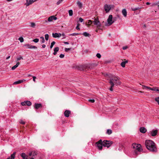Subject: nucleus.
Segmentation results:
<instances>
[{"instance_id": "nucleus-1", "label": "nucleus", "mask_w": 159, "mask_h": 159, "mask_svg": "<svg viewBox=\"0 0 159 159\" xmlns=\"http://www.w3.org/2000/svg\"><path fill=\"white\" fill-rule=\"evenodd\" d=\"M107 80H109V83L111 85L109 90L113 91V88L114 85L118 86L121 84V82L120 80V78L118 76L111 74H107L106 76Z\"/></svg>"}, {"instance_id": "nucleus-2", "label": "nucleus", "mask_w": 159, "mask_h": 159, "mask_svg": "<svg viewBox=\"0 0 159 159\" xmlns=\"http://www.w3.org/2000/svg\"><path fill=\"white\" fill-rule=\"evenodd\" d=\"M145 145L146 148L152 152H156L157 151V148L155 143L152 141L146 140L145 142Z\"/></svg>"}, {"instance_id": "nucleus-3", "label": "nucleus", "mask_w": 159, "mask_h": 159, "mask_svg": "<svg viewBox=\"0 0 159 159\" xmlns=\"http://www.w3.org/2000/svg\"><path fill=\"white\" fill-rule=\"evenodd\" d=\"M132 147L134 149L133 154L135 157L140 154V152L143 150L140 144L134 143L132 145Z\"/></svg>"}, {"instance_id": "nucleus-4", "label": "nucleus", "mask_w": 159, "mask_h": 159, "mask_svg": "<svg viewBox=\"0 0 159 159\" xmlns=\"http://www.w3.org/2000/svg\"><path fill=\"white\" fill-rule=\"evenodd\" d=\"M91 22V23H94V24L97 26V27L99 29L101 26V24L99 20V19L97 18L94 19V20H89V23Z\"/></svg>"}, {"instance_id": "nucleus-5", "label": "nucleus", "mask_w": 159, "mask_h": 159, "mask_svg": "<svg viewBox=\"0 0 159 159\" xmlns=\"http://www.w3.org/2000/svg\"><path fill=\"white\" fill-rule=\"evenodd\" d=\"M112 16L110 15L109 16L108 19L107 20V23H106L105 24V25L106 26H110L114 22L112 21Z\"/></svg>"}, {"instance_id": "nucleus-6", "label": "nucleus", "mask_w": 159, "mask_h": 159, "mask_svg": "<svg viewBox=\"0 0 159 159\" xmlns=\"http://www.w3.org/2000/svg\"><path fill=\"white\" fill-rule=\"evenodd\" d=\"M112 143V142L111 141L104 140L103 141V146L107 148L109 147Z\"/></svg>"}, {"instance_id": "nucleus-7", "label": "nucleus", "mask_w": 159, "mask_h": 159, "mask_svg": "<svg viewBox=\"0 0 159 159\" xmlns=\"http://www.w3.org/2000/svg\"><path fill=\"white\" fill-rule=\"evenodd\" d=\"M23 47H25V48H34V49H37V47L31 45L29 44H25L23 45Z\"/></svg>"}, {"instance_id": "nucleus-8", "label": "nucleus", "mask_w": 159, "mask_h": 159, "mask_svg": "<svg viewBox=\"0 0 159 159\" xmlns=\"http://www.w3.org/2000/svg\"><path fill=\"white\" fill-rule=\"evenodd\" d=\"M31 102L29 101H26L23 102H22L21 103V104L22 106H30L31 105Z\"/></svg>"}, {"instance_id": "nucleus-9", "label": "nucleus", "mask_w": 159, "mask_h": 159, "mask_svg": "<svg viewBox=\"0 0 159 159\" xmlns=\"http://www.w3.org/2000/svg\"><path fill=\"white\" fill-rule=\"evenodd\" d=\"M37 154L35 152H31L29 153V155L30 157H30V159H34V157L36 156Z\"/></svg>"}, {"instance_id": "nucleus-10", "label": "nucleus", "mask_w": 159, "mask_h": 159, "mask_svg": "<svg viewBox=\"0 0 159 159\" xmlns=\"http://www.w3.org/2000/svg\"><path fill=\"white\" fill-rule=\"evenodd\" d=\"M104 9L107 13L111 9V6L107 4H105L104 6Z\"/></svg>"}, {"instance_id": "nucleus-11", "label": "nucleus", "mask_w": 159, "mask_h": 159, "mask_svg": "<svg viewBox=\"0 0 159 159\" xmlns=\"http://www.w3.org/2000/svg\"><path fill=\"white\" fill-rule=\"evenodd\" d=\"M61 35V33H53L52 34V36L53 38H59Z\"/></svg>"}, {"instance_id": "nucleus-12", "label": "nucleus", "mask_w": 159, "mask_h": 159, "mask_svg": "<svg viewBox=\"0 0 159 159\" xmlns=\"http://www.w3.org/2000/svg\"><path fill=\"white\" fill-rule=\"evenodd\" d=\"M57 18L54 16H52L49 17L48 19V21L51 22L52 20H57Z\"/></svg>"}, {"instance_id": "nucleus-13", "label": "nucleus", "mask_w": 159, "mask_h": 159, "mask_svg": "<svg viewBox=\"0 0 159 159\" xmlns=\"http://www.w3.org/2000/svg\"><path fill=\"white\" fill-rule=\"evenodd\" d=\"M158 130L157 129L153 130L151 132V134L152 136H155L157 134Z\"/></svg>"}, {"instance_id": "nucleus-14", "label": "nucleus", "mask_w": 159, "mask_h": 159, "mask_svg": "<svg viewBox=\"0 0 159 159\" xmlns=\"http://www.w3.org/2000/svg\"><path fill=\"white\" fill-rule=\"evenodd\" d=\"M140 131L142 133H145L147 131V129L144 127H141L140 128Z\"/></svg>"}, {"instance_id": "nucleus-15", "label": "nucleus", "mask_w": 159, "mask_h": 159, "mask_svg": "<svg viewBox=\"0 0 159 159\" xmlns=\"http://www.w3.org/2000/svg\"><path fill=\"white\" fill-rule=\"evenodd\" d=\"M42 107V105L41 103H35L34 106V108L36 109H38Z\"/></svg>"}, {"instance_id": "nucleus-16", "label": "nucleus", "mask_w": 159, "mask_h": 159, "mask_svg": "<svg viewBox=\"0 0 159 159\" xmlns=\"http://www.w3.org/2000/svg\"><path fill=\"white\" fill-rule=\"evenodd\" d=\"M20 156L23 159H28V156H27L24 153H22L20 154Z\"/></svg>"}, {"instance_id": "nucleus-17", "label": "nucleus", "mask_w": 159, "mask_h": 159, "mask_svg": "<svg viewBox=\"0 0 159 159\" xmlns=\"http://www.w3.org/2000/svg\"><path fill=\"white\" fill-rule=\"evenodd\" d=\"M122 13L125 17H126L127 15V12L125 9H123L122 11Z\"/></svg>"}, {"instance_id": "nucleus-18", "label": "nucleus", "mask_w": 159, "mask_h": 159, "mask_svg": "<svg viewBox=\"0 0 159 159\" xmlns=\"http://www.w3.org/2000/svg\"><path fill=\"white\" fill-rule=\"evenodd\" d=\"M70 113V111L69 110H66L64 112V115L66 117H68Z\"/></svg>"}, {"instance_id": "nucleus-19", "label": "nucleus", "mask_w": 159, "mask_h": 159, "mask_svg": "<svg viewBox=\"0 0 159 159\" xmlns=\"http://www.w3.org/2000/svg\"><path fill=\"white\" fill-rule=\"evenodd\" d=\"M35 1H34L33 0H29V1H28V2L27 3H25V5L26 6H28L30 5V4H31L34 2Z\"/></svg>"}, {"instance_id": "nucleus-20", "label": "nucleus", "mask_w": 159, "mask_h": 159, "mask_svg": "<svg viewBox=\"0 0 159 159\" xmlns=\"http://www.w3.org/2000/svg\"><path fill=\"white\" fill-rule=\"evenodd\" d=\"M25 81V80H20L18 81L15 82L13 83V84H19L21 83L24 82Z\"/></svg>"}, {"instance_id": "nucleus-21", "label": "nucleus", "mask_w": 159, "mask_h": 159, "mask_svg": "<svg viewBox=\"0 0 159 159\" xmlns=\"http://www.w3.org/2000/svg\"><path fill=\"white\" fill-rule=\"evenodd\" d=\"M16 152H14L12 154H11V156L7 158V159H14Z\"/></svg>"}, {"instance_id": "nucleus-22", "label": "nucleus", "mask_w": 159, "mask_h": 159, "mask_svg": "<svg viewBox=\"0 0 159 159\" xmlns=\"http://www.w3.org/2000/svg\"><path fill=\"white\" fill-rule=\"evenodd\" d=\"M59 48L58 47H55L54 49V52L53 53V54L54 55H56L57 53V52L58 51H59Z\"/></svg>"}, {"instance_id": "nucleus-23", "label": "nucleus", "mask_w": 159, "mask_h": 159, "mask_svg": "<svg viewBox=\"0 0 159 159\" xmlns=\"http://www.w3.org/2000/svg\"><path fill=\"white\" fill-rule=\"evenodd\" d=\"M127 63V61H123L121 63L120 65L122 67H124L125 66V64Z\"/></svg>"}, {"instance_id": "nucleus-24", "label": "nucleus", "mask_w": 159, "mask_h": 159, "mask_svg": "<svg viewBox=\"0 0 159 159\" xmlns=\"http://www.w3.org/2000/svg\"><path fill=\"white\" fill-rule=\"evenodd\" d=\"M19 64L20 63L19 62H17L16 64L12 67V70H14L16 68H17L18 66L19 65Z\"/></svg>"}, {"instance_id": "nucleus-25", "label": "nucleus", "mask_w": 159, "mask_h": 159, "mask_svg": "<svg viewBox=\"0 0 159 159\" xmlns=\"http://www.w3.org/2000/svg\"><path fill=\"white\" fill-rule=\"evenodd\" d=\"M98 148V149L100 150L102 149V148L103 145L101 144H96Z\"/></svg>"}, {"instance_id": "nucleus-26", "label": "nucleus", "mask_w": 159, "mask_h": 159, "mask_svg": "<svg viewBox=\"0 0 159 159\" xmlns=\"http://www.w3.org/2000/svg\"><path fill=\"white\" fill-rule=\"evenodd\" d=\"M83 34L85 37H89V34L86 32H84Z\"/></svg>"}, {"instance_id": "nucleus-27", "label": "nucleus", "mask_w": 159, "mask_h": 159, "mask_svg": "<svg viewBox=\"0 0 159 159\" xmlns=\"http://www.w3.org/2000/svg\"><path fill=\"white\" fill-rule=\"evenodd\" d=\"M81 34V33H73V34H69V35L70 36H75V35H79V34Z\"/></svg>"}, {"instance_id": "nucleus-28", "label": "nucleus", "mask_w": 159, "mask_h": 159, "mask_svg": "<svg viewBox=\"0 0 159 159\" xmlns=\"http://www.w3.org/2000/svg\"><path fill=\"white\" fill-rule=\"evenodd\" d=\"M112 133V130L110 129H108L107 131V133L108 134H111Z\"/></svg>"}, {"instance_id": "nucleus-29", "label": "nucleus", "mask_w": 159, "mask_h": 159, "mask_svg": "<svg viewBox=\"0 0 159 159\" xmlns=\"http://www.w3.org/2000/svg\"><path fill=\"white\" fill-rule=\"evenodd\" d=\"M142 86L143 87V89H147L151 90L152 88H151L150 87L144 85H142Z\"/></svg>"}, {"instance_id": "nucleus-30", "label": "nucleus", "mask_w": 159, "mask_h": 159, "mask_svg": "<svg viewBox=\"0 0 159 159\" xmlns=\"http://www.w3.org/2000/svg\"><path fill=\"white\" fill-rule=\"evenodd\" d=\"M69 15L71 16L73 15V11L72 10H70L69 11Z\"/></svg>"}, {"instance_id": "nucleus-31", "label": "nucleus", "mask_w": 159, "mask_h": 159, "mask_svg": "<svg viewBox=\"0 0 159 159\" xmlns=\"http://www.w3.org/2000/svg\"><path fill=\"white\" fill-rule=\"evenodd\" d=\"M55 42L54 41H53L51 43L50 46V48H52L53 47V45L55 44Z\"/></svg>"}, {"instance_id": "nucleus-32", "label": "nucleus", "mask_w": 159, "mask_h": 159, "mask_svg": "<svg viewBox=\"0 0 159 159\" xmlns=\"http://www.w3.org/2000/svg\"><path fill=\"white\" fill-rule=\"evenodd\" d=\"M18 40L20 41V42L21 43H22L24 41V39H23V38L22 37H20L19 38Z\"/></svg>"}, {"instance_id": "nucleus-33", "label": "nucleus", "mask_w": 159, "mask_h": 159, "mask_svg": "<svg viewBox=\"0 0 159 159\" xmlns=\"http://www.w3.org/2000/svg\"><path fill=\"white\" fill-rule=\"evenodd\" d=\"M45 39L47 41L48 40V38H49V35H48V34H45Z\"/></svg>"}, {"instance_id": "nucleus-34", "label": "nucleus", "mask_w": 159, "mask_h": 159, "mask_svg": "<svg viewBox=\"0 0 159 159\" xmlns=\"http://www.w3.org/2000/svg\"><path fill=\"white\" fill-rule=\"evenodd\" d=\"M96 144H101L103 145V141H102L101 139H100L96 143Z\"/></svg>"}, {"instance_id": "nucleus-35", "label": "nucleus", "mask_w": 159, "mask_h": 159, "mask_svg": "<svg viewBox=\"0 0 159 159\" xmlns=\"http://www.w3.org/2000/svg\"><path fill=\"white\" fill-rule=\"evenodd\" d=\"M77 4H78V6L80 7H82V4L81 2H80V1L78 2Z\"/></svg>"}, {"instance_id": "nucleus-36", "label": "nucleus", "mask_w": 159, "mask_h": 159, "mask_svg": "<svg viewBox=\"0 0 159 159\" xmlns=\"http://www.w3.org/2000/svg\"><path fill=\"white\" fill-rule=\"evenodd\" d=\"M40 38L42 39V41H41V43H44L45 42V40L44 39V38L43 37H40Z\"/></svg>"}, {"instance_id": "nucleus-37", "label": "nucleus", "mask_w": 159, "mask_h": 159, "mask_svg": "<svg viewBox=\"0 0 159 159\" xmlns=\"http://www.w3.org/2000/svg\"><path fill=\"white\" fill-rule=\"evenodd\" d=\"M35 26V24L33 22H31V25L30 26L33 28H34Z\"/></svg>"}, {"instance_id": "nucleus-38", "label": "nucleus", "mask_w": 159, "mask_h": 159, "mask_svg": "<svg viewBox=\"0 0 159 159\" xmlns=\"http://www.w3.org/2000/svg\"><path fill=\"white\" fill-rule=\"evenodd\" d=\"M39 41V39H35L33 40V41L35 43H38Z\"/></svg>"}, {"instance_id": "nucleus-39", "label": "nucleus", "mask_w": 159, "mask_h": 159, "mask_svg": "<svg viewBox=\"0 0 159 159\" xmlns=\"http://www.w3.org/2000/svg\"><path fill=\"white\" fill-rule=\"evenodd\" d=\"M139 7H135V8H132V10L133 11H135L139 10Z\"/></svg>"}, {"instance_id": "nucleus-40", "label": "nucleus", "mask_w": 159, "mask_h": 159, "mask_svg": "<svg viewBox=\"0 0 159 159\" xmlns=\"http://www.w3.org/2000/svg\"><path fill=\"white\" fill-rule=\"evenodd\" d=\"M96 56L98 58H100L101 57V55L100 53H97V54L96 55Z\"/></svg>"}, {"instance_id": "nucleus-41", "label": "nucleus", "mask_w": 159, "mask_h": 159, "mask_svg": "<svg viewBox=\"0 0 159 159\" xmlns=\"http://www.w3.org/2000/svg\"><path fill=\"white\" fill-rule=\"evenodd\" d=\"M63 0H59L57 3V5H59Z\"/></svg>"}, {"instance_id": "nucleus-42", "label": "nucleus", "mask_w": 159, "mask_h": 159, "mask_svg": "<svg viewBox=\"0 0 159 159\" xmlns=\"http://www.w3.org/2000/svg\"><path fill=\"white\" fill-rule=\"evenodd\" d=\"M89 101L91 103H94L95 102V100L93 99H89Z\"/></svg>"}, {"instance_id": "nucleus-43", "label": "nucleus", "mask_w": 159, "mask_h": 159, "mask_svg": "<svg viewBox=\"0 0 159 159\" xmlns=\"http://www.w3.org/2000/svg\"><path fill=\"white\" fill-rule=\"evenodd\" d=\"M157 87H154L151 88V90L154 91H157Z\"/></svg>"}, {"instance_id": "nucleus-44", "label": "nucleus", "mask_w": 159, "mask_h": 159, "mask_svg": "<svg viewBox=\"0 0 159 159\" xmlns=\"http://www.w3.org/2000/svg\"><path fill=\"white\" fill-rule=\"evenodd\" d=\"M64 57V55L62 54H61L59 56V57L61 58H63Z\"/></svg>"}, {"instance_id": "nucleus-45", "label": "nucleus", "mask_w": 159, "mask_h": 159, "mask_svg": "<svg viewBox=\"0 0 159 159\" xmlns=\"http://www.w3.org/2000/svg\"><path fill=\"white\" fill-rule=\"evenodd\" d=\"M20 124H25V122L23 121L22 120H20Z\"/></svg>"}, {"instance_id": "nucleus-46", "label": "nucleus", "mask_w": 159, "mask_h": 159, "mask_svg": "<svg viewBox=\"0 0 159 159\" xmlns=\"http://www.w3.org/2000/svg\"><path fill=\"white\" fill-rule=\"evenodd\" d=\"M22 57L21 56H20L19 57H18L17 58V61H18L20 60L21 59H22Z\"/></svg>"}, {"instance_id": "nucleus-47", "label": "nucleus", "mask_w": 159, "mask_h": 159, "mask_svg": "<svg viewBox=\"0 0 159 159\" xmlns=\"http://www.w3.org/2000/svg\"><path fill=\"white\" fill-rule=\"evenodd\" d=\"M71 49L70 48H65V51L66 52H68V51L70 50Z\"/></svg>"}, {"instance_id": "nucleus-48", "label": "nucleus", "mask_w": 159, "mask_h": 159, "mask_svg": "<svg viewBox=\"0 0 159 159\" xmlns=\"http://www.w3.org/2000/svg\"><path fill=\"white\" fill-rule=\"evenodd\" d=\"M155 100L158 102V104H159V98H156Z\"/></svg>"}, {"instance_id": "nucleus-49", "label": "nucleus", "mask_w": 159, "mask_h": 159, "mask_svg": "<svg viewBox=\"0 0 159 159\" xmlns=\"http://www.w3.org/2000/svg\"><path fill=\"white\" fill-rule=\"evenodd\" d=\"M79 20L80 21L82 22L84 20L81 17H80L79 19Z\"/></svg>"}, {"instance_id": "nucleus-50", "label": "nucleus", "mask_w": 159, "mask_h": 159, "mask_svg": "<svg viewBox=\"0 0 159 159\" xmlns=\"http://www.w3.org/2000/svg\"><path fill=\"white\" fill-rule=\"evenodd\" d=\"M61 35L63 36L62 39H65L66 38L65 35L64 33H62Z\"/></svg>"}, {"instance_id": "nucleus-51", "label": "nucleus", "mask_w": 159, "mask_h": 159, "mask_svg": "<svg viewBox=\"0 0 159 159\" xmlns=\"http://www.w3.org/2000/svg\"><path fill=\"white\" fill-rule=\"evenodd\" d=\"M127 46H124L123 47V50H125L127 48Z\"/></svg>"}, {"instance_id": "nucleus-52", "label": "nucleus", "mask_w": 159, "mask_h": 159, "mask_svg": "<svg viewBox=\"0 0 159 159\" xmlns=\"http://www.w3.org/2000/svg\"><path fill=\"white\" fill-rule=\"evenodd\" d=\"M33 80L34 81H35V79L36 78V77H35V76H33Z\"/></svg>"}, {"instance_id": "nucleus-53", "label": "nucleus", "mask_w": 159, "mask_h": 159, "mask_svg": "<svg viewBox=\"0 0 159 159\" xmlns=\"http://www.w3.org/2000/svg\"><path fill=\"white\" fill-rule=\"evenodd\" d=\"M76 29L77 30H80V27H78V26H76Z\"/></svg>"}, {"instance_id": "nucleus-54", "label": "nucleus", "mask_w": 159, "mask_h": 159, "mask_svg": "<svg viewBox=\"0 0 159 159\" xmlns=\"http://www.w3.org/2000/svg\"><path fill=\"white\" fill-rule=\"evenodd\" d=\"M42 46V48H44L46 47V45L45 44H43Z\"/></svg>"}, {"instance_id": "nucleus-55", "label": "nucleus", "mask_w": 159, "mask_h": 159, "mask_svg": "<svg viewBox=\"0 0 159 159\" xmlns=\"http://www.w3.org/2000/svg\"><path fill=\"white\" fill-rule=\"evenodd\" d=\"M64 43L65 44H69V43L68 42H64Z\"/></svg>"}, {"instance_id": "nucleus-56", "label": "nucleus", "mask_w": 159, "mask_h": 159, "mask_svg": "<svg viewBox=\"0 0 159 159\" xmlns=\"http://www.w3.org/2000/svg\"><path fill=\"white\" fill-rule=\"evenodd\" d=\"M92 23H91V22H89V20H88V25H89V26H90V25L92 24Z\"/></svg>"}, {"instance_id": "nucleus-57", "label": "nucleus", "mask_w": 159, "mask_h": 159, "mask_svg": "<svg viewBox=\"0 0 159 159\" xmlns=\"http://www.w3.org/2000/svg\"><path fill=\"white\" fill-rule=\"evenodd\" d=\"M10 57V56H9L8 57H7L6 58V59H9Z\"/></svg>"}, {"instance_id": "nucleus-58", "label": "nucleus", "mask_w": 159, "mask_h": 159, "mask_svg": "<svg viewBox=\"0 0 159 159\" xmlns=\"http://www.w3.org/2000/svg\"><path fill=\"white\" fill-rule=\"evenodd\" d=\"M150 4V3L149 2H147L146 3V4L147 5H149Z\"/></svg>"}, {"instance_id": "nucleus-59", "label": "nucleus", "mask_w": 159, "mask_h": 159, "mask_svg": "<svg viewBox=\"0 0 159 159\" xmlns=\"http://www.w3.org/2000/svg\"><path fill=\"white\" fill-rule=\"evenodd\" d=\"M157 91L158 92V93H159V88L157 90Z\"/></svg>"}, {"instance_id": "nucleus-60", "label": "nucleus", "mask_w": 159, "mask_h": 159, "mask_svg": "<svg viewBox=\"0 0 159 159\" xmlns=\"http://www.w3.org/2000/svg\"><path fill=\"white\" fill-rule=\"evenodd\" d=\"M80 25V24L79 23H78L77 25V26H76L79 27Z\"/></svg>"}, {"instance_id": "nucleus-61", "label": "nucleus", "mask_w": 159, "mask_h": 159, "mask_svg": "<svg viewBox=\"0 0 159 159\" xmlns=\"http://www.w3.org/2000/svg\"><path fill=\"white\" fill-rule=\"evenodd\" d=\"M12 0H7V1L8 2H10Z\"/></svg>"}, {"instance_id": "nucleus-62", "label": "nucleus", "mask_w": 159, "mask_h": 159, "mask_svg": "<svg viewBox=\"0 0 159 159\" xmlns=\"http://www.w3.org/2000/svg\"><path fill=\"white\" fill-rule=\"evenodd\" d=\"M26 3H27L28 2V0H26Z\"/></svg>"}, {"instance_id": "nucleus-63", "label": "nucleus", "mask_w": 159, "mask_h": 159, "mask_svg": "<svg viewBox=\"0 0 159 159\" xmlns=\"http://www.w3.org/2000/svg\"><path fill=\"white\" fill-rule=\"evenodd\" d=\"M46 22H48V21H47V20H46Z\"/></svg>"}, {"instance_id": "nucleus-64", "label": "nucleus", "mask_w": 159, "mask_h": 159, "mask_svg": "<svg viewBox=\"0 0 159 159\" xmlns=\"http://www.w3.org/2000/svg\"><path fill=\"white\" fill-rule=\"evenodd\" d=\"M158 7H159V5H158Z\"/></svg>"}]
</instances>
